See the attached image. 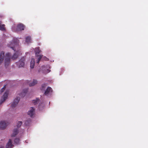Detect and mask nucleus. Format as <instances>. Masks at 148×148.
Segmentation results:
<instances>
[{
  "label": "nucleus",
  "instance_id": "14",
  "mask_svg": "<svg viewBox=\"0 0 148 148\" xmlns=\"http://www.w3.org/2000/svg\"><path fill=\"white\" fill-rule=\"evenodd\" d=\"M35 64V59L34 58H32L31 59L30 62V67L31 68H34Z\"/></svg>",
  "mask_w": 148,
  "mask_h": 148
},
{
  "label": "nucleus",
  "instance_id": "2",
  "mask_svg": "<svg viewBox=\"0 0 148 148\" xmlns=\"http://www.w3.org/2000/svg\"><path fill=\"white\" fill-rule=\"evenodd\" d=\"M41 51L39 47H37L35 48V53L36 56V57H37L38 58L37 60V63L38 64L39 63L40 61L43 56L42 55H38L40 53Z\"/></svg>",
  "mask_w": 148,
  "mask_h": 148
},
{
  "label": "nucleus",
  "instance_id": "5",
  "mask_svg": "<svg viewBox=\"0 0 148 148\" xmlns=\"http://www.w3.org/2000/svg\"><path fill=\"white\" fill-rule=\"evenodd\" d=\"M27 114L31 117L33 118L35 114V109L33 107H31L30 108L29 110L27 112Z\"/></svg>",
  "mask_w": 148,
  "mask_h": 148
},
{
  "label": "nucleus",
  "instance_id": "4",
  "mask_svg": "<svg viewBox=\"0 0 148 148\" xmlns=\"http://www.w3.org/2000/svg\"><path fill=\"white\" fill-rule=\"evenodd\" d=\"M8 94V92L6 91L5 92L4 94L1 97V98L0 101V105H1L5 101L6 99H7Z\"/></svg>",
  "mask_w": 148,
  "mask_h": 148
},
{
  "label": "nucleus",
  "instance_id": "19",
  "mask_svg": "<svg viewBox=\"0 0 148 148\" xmlns=\"http://www.w3.org/2000/svg\"><path fill=\"white\" fill-rule=\"evenodd\" d=\"M31 40V37L30 36H28L26 38V41L28 43H30Z\"/></svg>",
  "mask_w": 148,
  "mask_h": 148
},
{
  "label": "nucleus",
  "instance_id": "9",
  "mask_svg": "<svg viewBox=\"0 0 148 148\" xmlns=\"http://www.w3.org/2000/svg\"><path fill=\"white\" fill-rule=\"evenodd\" d=\"M25 26L21 24H19L18 25L17 27V30L18 31L23 30L24 29Z\"/></svg>",
  "mask_w": 148,
  "mask_h": 148
},
{
  "label": "nucleus",
  "instance_id": "3",
  "mask_svg": "<svg viewBox=\"0 0 148 148\" xmlns=\"http://www.w3.org/2000/svg\"><path fill=\"white\" fill-rule=\"evenodd\" d=\"M18 45V42L17 39L14 40L9 45L10 47L14 51H15L16 47Z\"/></svg>",
  "mask_w": 148,
  "mask_h": 148
},
{
  "label": "nucleus",
  "instance_id": "13",
  "mask_svg": "<svg viewBox=\"0 0 148 148\" xmlns=\"http://www.w3.org/2000/svg\"><path fill=\"white\" fill-rule=\"evenodd\" d=\"M13 145L12 144V140L11 139H9L8 142L6 145V147L7 148H10Z\"/></svg>",
  "mask_w": 148,
  "mask_h": 148
},
{
  "label": "nucleus",
  "instance_id": "15",
  "mask_svg": "<svg viewBox=\"0 0 148 148\" xmlns=\"http://www.w3.org/2000/svg\"><path fill=\"white\" fill-rule=\"evenodd\" d=\"M18 53H19L18 51H17L15 53H14L12 57V59L13 60H14L17 58L18 56Z\"/></svg>",
  "mask_w": 148,
  "mask_h": 148
},
{
  "label": "nucleus",
  "instance_id": "8",
  "mask_svg": "<svg viewBox=\"0 0 148 148\" xmlns=\"http://www.w3.org/2000/svg\"><path fill=\"white\" fill-rule=\"evenodd\" d=\"M7 126V124L5 121H1L0 122V129L4 130Z\"/></svg>",
  "mask_w": 148,
  "mask_h": 148
},
{
  "label": "nucleus",
  "instance_id": "24",
  "mask_svg": "<svg viewBox=\"0 0 148 148\" xmlns=\"http://www.w3.org/2000/svg\"><path fill=\"white\" fill-rule=\"evenodd\" d=\"M19 141H20V139H19V138H16L14 140V142L16 144H18V143H19Z\"/></svg>",
  "mask_w": 148,
  "mask_h": 148
},
{
  "label": "nucleus",
  "instance_id": "18",
  "mask_svg": "<svg viewBox=\"0 0 148 148\" xmlns=\"http://www.w3.org/2000/svg\"><path fill=\"white\" fill-rule=\"evenodd\" d=\"M5 25L4 24H1L0 23V29L2 31H4L5 30Z\"/></svg>",
  "mask_w": 148,
  "mask_h": 148
},
{
  "label": "nucleus",
  "instance_id": "28",
  "mask_svg": "<svg viewBox=\"0 0 148 148\" xmlns=\"http://www.w3.org/2000/svg\"><path fill=\"white\" fill-rule=\"evenodd\" d=\"M0 148H4V147H0Z\"/></svg>",
  "mask_w": 148,
  "mask_h": 148
},
{
  "label": "nucleus",
  "instance_id": "21",
  "mask_svg": "<svg viewBox=\"0 0 148 148\" xmlns=\"http://www.w3.org/2000/svg\"><path fill=\"white\" fill-rule=\"evenodd\" d=\"M47 86V85L45 84H43L42 85L41 87V90H45Z\"/></svg>",
  "mask_w": 148,
  "mask_h": 148
},
{
  "label": "nucleus",
  "instance_id": "1",
  "mask_svg": "<svg viewBox=\"0 0 148 148\" xmlns=\"http://www.w3.org/2000/svg\"><path fill=\"white\" fill-rule=\"evenodd\" d=\"M11 58V56L10 53H8L6 54L4 63V65L6 67H7L10 64Z\"/></svg>",
  "mask_w": 148,
  "mask_h": 148
},
{
  "label": "nucleus",
  "instance_id": "22",
  "mask_svg": "<svg viewBox=\"0 0 148 148\" xmlns=\"http://www.w3.org/2000/svg\"><path fill=\"white\" fill-rule=\"evenodd\" d=\"M31 119H29L25 121V124L26 125H28L31 123Z\"/></svg>",
  "mask_w": 148,
  "mask_h": 148
},
{
  "label": "nucleus",
  "instance_id": "23",
  "mask_svg": "<svg viewBox=\"0 0 148 148\" xmlns=\"http://www.w3.org/2000/svg\"><path fill=\"white\" fill-rule=\"evenodd\" d=\"M22 124V122L21 121H18L17 123V125L16 126L17 128H19Z\"/></svg>",
  "mask_w": 148,
  "mask_h": 148
},
{
  "label": "nucleus",
  "instance_id": "10",
  "mask_svg": "<svg viewBox=\"0 0 148 148\" xmlns=\"http://www.w3.org/2000/svg\"><path fill=\"white\" fill-rule=\"evenodd\" d=\"M52 88L50 87H48L46 90L44 94L45 95H47L50 92H52Z\"/></svg>",
  "mask_w": 148,
  "mask_h": 148
},
{
  "label": "nucleus",
  "instance_id": "25",
  "mask_svg": "<svg viewBox=\"0 0 148 148\" xmlns=\"http://www.w3.org/2000/svg\"><path fill=\"white\" fill-rule=\"evenodd\" d=\"M5 88V86H4L1 89V92H3Z\"/></svg>",
  "mask_w": 148,
  "mask_h": 148
},
{
  "label": "nucleus",
  "instance_id": "27",
  "mask_svg": "<svg viewBox=\"0 0 148 148\" xmlns=\"http://www.w3.org/2000/svg\"><path fill=\"white\" fill-rule=\"evenodd\" d=\"M42 69H43V68H45V66H42Z\"/></svg>",
  "mask_w": 148,
  "mask_h": 148
},
{
  "label": "nucleus",
  "instance_id": "26",
  "mask_svg": "<svg viewBox=\"0 0 148 148\" xmlns=\"http://www.w3.org/2000/svg\"><path fill=\"white\" fill-rule=\"evenodd\" d=\"M50 71V70L49 69H47V73H48Z\"/></svg>",
  "mask_w": 148,
  "mask_h": 148
},
{
  "label": "nucleus",
  "instance_id": "16",
  "mask_svg": "<svg viewBox=\"0 0 148 148\" xmlns=\"http://www.w3.org/2000/svg\"><path fill=\"white\" fill-rule=\"evenodd\" d=\"M18 130L17 129H14L11 136L12 137H15V136L18 134Z\"/></svg>",
  "mask_w": 148,
  "mask_h": 148
},
{
  "label": "nucleus",
  "instance_id": "11",
  "mask_svg": "<svg viewBox=\"0 0 148 148\" xmlns=\"http://www.w3.org/2000/svg\"><path fill=\"white\" fill-rule=\"evenodd\" d=\"M27 84H28L29 86H34L37 83V81L36 79H34L32 83H30L29 81H27Z\"/></svg>",
  "mask_w": 148,
  "mask_h": 148
},
{
  "label": "nucleus",
  "instance_id": "20",
  "mask_svg": "<svg viewBox=\"0 0 148 148\" xmlns=\"http://www.w3.org/2000/svg\"><path fill=\"white\" fill-rule=\"evenodd\" d=\"M39 101L40 99L38 98H37L35 100H33V103L34 104L36 105L38 104Z\"/></svg>",
  "mask_w": 148,
  "mask_h": 148
},
{
  "label": "nucleus",
  "instance_id": "17",
  "mask_svg": "<svg viewBox=\"0 0 148 148\" xmlns=\"http://www.w3.org/2000/svg\"><path fill=\"white\" fill-rule=\"evenodd\" d=\"M27 91L28 90L27 89L23 90L22 91V92L20 95L23 97H24L25 95L27 93Z\"/></svg>",
  "mask_w": 148,
  "mask_h": 148
},
{
  "label": "nucleus",
  "instance_id": "7",
  "mask_svg": "<svg viewBox=\"0 0 148 148\" xmlns=\"http://www.w3.org/2000/svg\"><path fill=\"white\" fill-rule=\"evenodd\" d=\"M20 100V98L19 97H17L14 101L13 103L11 105L12 108H14L16 107V106Z\"/></svg>",
  "mask_w": 148,
  "mask_h": 148
},
{
  "label": "nucleus",
  "instance_id": "6",
  "mask_svg": "<svg viewBox=\"0 0 148 148\" xmlns=\"http://www.w3.org/2000/svg\"><path fill=\"white\" fill-rule=\"evenodd\" d=\"M25 60L24 57H23L17 63V65L19 67H23L24 66Z\"/></svg>",
  "mask_w": 148,
  "mask_h": 148
},
{
  "label": "nucleus",
  "instance_id": "12",
  "mask_svg": "<svg viewBox=\"0 0 148 148\" xmlns=\"http://www.w3.org/2000/svg\"><path fill=\"white\" fill-rule=\"evenodd\" d=\"M5 53L3 51H2L0 54V64L2 63L4 58Z\"/></svg>",
  "mask_w": 148,
  "mask_h": 148
}]
</instances>
